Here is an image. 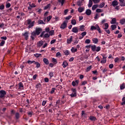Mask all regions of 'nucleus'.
Returning a JSON list of instances; mask_svg holds the SVG:
<instances>
[{
	"mask_svg": "<svg viewBox=\"0 0 125 125\" xmlns=\"http://www.w3.org/2000/svg\"><path fill=\"white\" fill-rule=\"evenodd\" d=\"M58 2L61 3L62 5H63L65 2V0H58Z\"/></svg>",
	"mask_w": 125,
	"mask_h": 125,
	"instance_id": "obj_43",
	"label": "nucleus"
},
{
	"mask_svg": "<svg viewBox=\"0 0 125 125\" xmlns=\"http://www.w3.org/2000/svg\"><path fill=\"white\" fill-rule=\"evenodd\" d=\"M19 89L20 90H23V89H24V85L22 82H20L19 83Z\"/></svg>",
	"mask_w": 125,
	"mask_h": 125,
	"instance_id": "obj_6",
	"label": "nucleus"
},
{
	"mask_svg": "<svg viewBox=\"0 0 125 125\" xmlns=\"http://www.w3.org/2000/svg\"><path fill=\"white\" fill-rule=\"evenodd\" d=\"M56 57H61V53L60 52H58L56 54Z\"/></svg>",
	"mask_w": 125,
	"mask_h": 125,
	"instance_id": "obj_45",
	"label": "nucleus"
},
{
	"mask_svg": "<svg viewBox=\"0 0 125 125\" xmlns=\"http://www.w3.org/2000/svg\"><path fill=\"white\" fill-rule=\"evenodd\" d=\"M62 66L63 68H66L68 66V62L66 61H63L62 62Z\"/></svg>",
	"mask_w": 125,
	"mask_h": 125,
	"instance_id": "obj_15",
	"label": "nucleus"
},
{
	"mask_svg": "<svg viewBox=\"0 0 125 125\" xmlns=\"http://www.w3.org/2000/svg\"><path fill=\"white\" fill-rule=\"evenodd\" d=\"M120 2V6H125V0H119Z\"/></svg>",
	"mask_w": 125,
	"mask_h": 125,
	"instance_id": "obj_17",
	"label": "nucleus"
},
{
	"mask_svg": "<svg viewBox=\"0 0 125 125\" xmlns=\"http://www.w3.org/2000/svg\"><path fill=\"white\" fill-rule=\"evenodd\" d=\"M50 6H51V4L50 3L48 4L46 6L44 7V9L46 10V9H49L50 8Z\"/></svg>",
	"mask_w": 125,
	"mask_h": 125,
	"instance_id": "obj_25",
	"label": "nucleus"
},
{
	"mask_svg": "<svg viewBox=\"0 0 125 125\" xmlns=\"http://www.w3.org/2000/svg\"><path fill=\"white\" fill-rule=\"evenodd\" d=\"M111 24H116L117 23V19L116 18H113L112 19Z\"/></svg>",
	"mask_w": 125,
	"mask_h": 125,
	"instance_id": "obj_21",
	"label": "nucleus"
},
{
	"mask_svg": "<svg viewBox=\"0 0 125 125\" xmlns=\"http://www.w3.org/2000/svg\"><path fill=\"white\" fill-rule=\"evenodd\" d=\"M90 45H86L85 46L84 49H85V52L88 53L90 50Z\"/></svg>",
	"mask_w": 125,
	"mask_h": 125,
	"instance_id": "obj_12",
	"label": "nucleus"
},
{
	"mask_svg": "<svg viewBox=\"0 0 125 125\" xmlns=\"http://www.w3.org/2000/svg\"><path fill=\"white\" fill-rule=\"evenodd\" d=\"M120 23L121 24V25H124L125 23V19L123 18L122 19H121L120 21Z\"/></svg>",
	"mask_w": 125,
	"mask_h": 125,
	"instance_id": "obj_26",
	"label": "nucleus"
},
{
	"mask_svg": "<svg viewBox=\"0 0 125 125\" xmlns=\"http://www.w3.org/2000/svg\"><path fill=\"white\" fill-rule=\"evenodd\" d=\"M92 68V65H90L89 66L87 67L85 70V72H89V71H90V70H91Z\"/></svg>",
	"mask_w": 125,
	"mask_h": 125,
	"instance_id": "obj_30",
	"label": "nucleus"
},
{
	"mask_svg": "<svg viewBox=\"0 0 125 125\" xmlns=\"http://www.w3.org/2000/svg\"><path fill=\"white\" fill-rule=\"evenodd\" d=\"M98 18H99V15H98V14H96L94 19H98Z\"/></svg>",
	"mask_w": 125,
	"mask_h": 125,
	"instance_id": "obj_63",
	"label": "nucleus"
},
{
	"mask_svg": "<svg viewBox=\"0 0 125 125\" xmlns=\"http://www.w3.org/2000/svg\"><path fill=\"white\" fill-rule=\"evenodd\" d=\"M63 53H64L65 55H69L70 54V52L68 50H65L63 51Z\"/></svg>",
	"mask_w": 125,
	"mask_h": 125,
	"instance_id": "obj_31",
	"label": "nucleus"
},
{
	"mask_svg": "<svg viewBox=\"0 0 125 125\" xmlns=\"http://www.w3.org/2000/svg\"><path fill=\"white\" fill-rule=\"evenodd\" d=\"M113 67H114V64L113 63H111L109 65V69H113Z\"/></svg>",
	"mask_w": 125,
	"mask_h": 125,
	"instance_id": "obj_60",
	"label": "nucleus"
},
{
	"mask_svg": "<svg viewBox=\"0 0 125 125\" xmlns=\"http://www.w3.org/2000/svg\"><path fill=\"white\" fill-rule=\"evenodd\" d=\"M111 28L112 30H114L117 29V25H116L115 24H113L111 26Z\"/></svg>",
	"mask_w": 125,
	"mask_h": 125,
	"instance_id": "obj_34",
	"label": "nucleus"
},
{
	"mask_svg": "<svg viewBox=\"0 0 125 125\" xmlns=\"http://www.w3.org/2000/svg\"><path fill=\"white\" fill-rule=\"evenodd\" d=\"M49 33L50 36H53L54 35V30H52Z\"/></svg>",
	"mask_w": 125,
	"mask_h": 125,
	"instance_id": "obj_42",
	"label": "nucleus"
},
{
	"mask_svg": "<svg viewBox=\"0 0 125 125\" xmlns=\"http://www.w3.org/2000/svg\"><path fill=\"white\" fill-rule=\"evenodd\" d=\"M5 43V41H2L1 43H0V46H3V45H4Z\"/></svg>",
	"mask_w": 125,
	"mask_h": 125,
	"instance_id": "obj_49",
	"label": "nucleus"
},
{
	"mask_svg": "<svg viewBox=\"0 0 125 125\" xmlns=\"http://www.w3.org/2000/svg\"><path fill=\"white\" fill-rule=\"evenodd\" d=\"M85 13L86 15H90V14H91V10H90V9H87Z\"/></svg>",
	"mask_w": 125,
	"mask_h": 125,
	"instance_id": "obj_28",
	"label": "nucleus"
},
{
	"mask_svg": "<svg viewBox=\"0 0 125 125\" xmlns=\"http://www.w3.org/2000/svg\"><path fill=\"white\" fill-rule=\"evenodd\" d=\"M27 23L29 25L28 28L29 29L34 26V22H32L31 20H28L27 21Z\"/></svg>",
	"mask_w": 125,
	"mask_h": 125,
	"instance_id": "obj_4",
	"label": "nucleus"
},
{
	"mask_svg": "<svg viewBox=\"0 0 125 125\" xmlns=\"http://www.w3.org/2000/svg\"><path fill=\"white\" fill-rule=\"evenodd\" d=\"M42 44H43V41H39L37 43V45H38V46H39V47H41V46H42Z\"/></svg>",
	"mask_w": 125,
	"mask_h": 125,
	"instance_id": "obj_18",
	"label": "nucleus"
},
{
	"mask_svg": "<svg viewBox=\"0 0 125 125\" xmlns=\"http://www.w3.org/2000/svg\"><path fill=\"white\" fill-rule=\"evenodd\" d=\"M85 43H87V44L90 43V40L86 39V40L85 41Z\"/></svg>",
	"mask_w": 125,
	"mask_h": 125,
	"instance_id": "obj_47",
	"label": "nucleus"
},
{
	"mask_svg": "<svg viewBox=\"0 0 125 125\" xmlns=\"http://www.w3.org/2000/svg\"><path fill=\"white\" fill-rule=\"evenodd\" d=\"M100 50H101V47L100 46L96 47L95 51H96L97 52H98L99 51H100Z\"/></svg>",
	"mask_w": 125,
	"mask_h": 125,
	"instance_id": "obj_33",
	"label": "nucleus"
},
{
	"mask_svg": "<svg viewBox=\"0 0 125 125\" xmlns=\"http://www.w3.org/2000/svg\"><path fill=\"white\" fill-rule=\"evenodd\" d=\"M34 64L36 65V68H40L41 67V63L39 62H36Z\"/></svg>",
	"mask_w": 125,
	"mask_h": 125,
	"instance_id": "obj_35",
	"label": "nucleus"
},
{
	"mask_svg": "<svg viewBox=\"0 0 125 125\" xmlns=\"http://www.w3.org/2000/svg\"><path fill=\"white\" fill-rule=\"evenodd\" d=\"M87 83V82L86 81H83L82 82V85H85Z\"/></svg>",
	"mask_w": 125,
	"mask_h": 125,
	"instance_id": "obj_61",
	"label": "nucleus"
},
{
	"mask_svg": "<svg viewBox=\"0 0 125 125\" xmlns=\"http://www.w3.org/2000/svg\"><path fill=\"white\" fill-rule=\"evenodd\" d=\"M71 50L72 53H74V52H77V51H78V49L75 48V47H72L71 49Z\"/></svg>",
	"mask_w": 125,
	"mask_h": 125,
	"instance_id": "obj_23",
	"label": "nucleus"
},
{
	"mask_svg": "<svg viewBox=\"0 0 125 125\" xmlns=\"http://www.w3.org/2000/svg\"><path fill=\"white\" fill-rule=\"evenodd\" d=\"M22 36L24 37L25 39L27 41L29 38V32H26L24 33H22Z\"/></svg>",
	"mask_w": 125,
	"mask_h": 125,
	"instance_id": "obj_8",
	"label": "nucleus"
},
{
	"mask_svg": "<svg viewBox=\"0 0 125 125\" xmlns=\"http://www.w3.org/2000/svg\"><path fill=\"white\" fill-rule=\"evenodd\" d=\"M55 88H52V90L50 91L51 94H53L55 92Z\"/></svg>",
	"mask_w": 125,
	"mask_h": 125,
	"instance_id": "obj_53",
	"label": "nucleus"
},
{
	"mask_svg": "<svg viewBox=\"0 0 125 125\" xmlns=\"http://www.w3.org/2000/svg\"><path fill=\"white\" fill-rule=\"evenodd\" d=\"M118 4H119V3L117 0H114L112 3V6H116V5H118Z\"/></svg>",
	"mask_w": 125,
	"mask_h": 125,
	"instance_id": "obj_16",
	"label": "nucleus"
},
{
	"mask_svg": "<svg viewBox=\"0 0 125 125\" xmlns=\"http://www.w3.org/2000/svg\"><path fill=\"white\" fill-rule=\"evenodd\" d=\"M92 4H93L92 0H89V3L88 5V7H91V6H92Z\"/></svg>",
	"mask_w": 125,
	"mask_h": 125,
	"instance_id": "obj_32",
	"label": "nucleus"
},
{
	"mask_svg": "<svg viewBox=\"0 0 125 125\" xmlns=\"http://www.w3.org/2000/svg\"><path fill=\"white\" fill-rule=\"evenodd\" d=\"M86 36V32H83L81 33V36H79V40H82V39L83 38V37Z\"/></svg>",
	"mask_w": 125,
	"mask_h": 125,
	"instance_id": "obj_10",
	"label": "nucleus"
},
{
	"mask_svg": "<svg viewBox=\"0 0 125 125\" xmlns=\"http://www.w3.org/2000/svg\"><path fill=\"white\" fill-rule=\"evenodd\" d=\"M51 18H52V16H49L48 17H47V20L48 22H49V21L51 20Z\"/></svg>",
	"mask_w": 125,
	"mask_h": 125,
	"instance_id": "obj_51",
	"label": "nucleus"
},
{
	"mask_svg": "<svg viewBox=\"0 0 125 125\" xmlns=\"http://www.w3.org/2000/svg\"><path fill=\"white\" fill-rule=\"evenodd\" d=\"M90 46L92 51H95L96 49V45H91Z\"/></svg>",
	"mask_w": 125,
	"mask_h": 125,
	"instance_id": "obj_29",
	"label": "nucleus"
},
{
	"mask_svg": "<svg viewBox=\"0 0 125 125\" xmlns=\"http://www.w3.org/2000/svg\"><path fill=\"white\" fill-rule=\"evenodd\" d=\"M15 117L17 120H18V119L20 118V114H19V113H16L15 115Z\"/></svg>",
	"mask_w": 125,
	"mask_h": 125,
	"instance_id": "obj_41",
	"label": "nucleus"
},
{
	"mask_svg": "<svg viewBox=\"0 0 125 125\" xmlns=\"http://www.w3.org/2000/svg\"><path fill=\"white\" fill-rule=\"evenodd\" d=\"M79 30H80V31L81 32H83V31H84V30H85L84 29V25H81L80 26H79Z\"/></svg>",
	"mask_w": 125,
	"mask_h": 125,
	"instance_id": "obj_20",
	"label": "nucleus"
},
{
	"mask_svg": "<svg viewBox=\"0 0 125 125\" xmlns=\"http://www.w3.org/2000/svg\"><path fill=\"white\" fill-rule=\"evenodd\" d=\"M41 87H42V84L40 83H38L36 86V88H41Z\"/></svg>",
	"mask_w": 125,
	"mask_h": 125,
	"instance_id": "obj_38",
	"label": "nucleus"
},
{
	"mask_svg": "<svg viewBox=\"0 0 125 125\" xmlns=\"http://www.w3.org/2000/svg\"><path fill=\"white\" fill-rule=\"evenodd\" d=\"M42 28H36V31H34V32H35L37 36H39V35L41 34V32H42Z\"/></svg>",
	"mask_w": 125,
	"mask_h": 125,
	"instance_id": "obj_9",
	"label": "nucleus"
},
{
	"mask_svg": "<svg viewBox=\"0 0 125 125\" xmlns=\"http://www.w3.org/2000/svg\"><path fill=\"white\" fill-rule=\"evenodd\" d=\"M49 76H50V78H53L54 76V74L52 72H50L49 73Z\"/></svg>",
	"mask_w": 125,
	"mask_h": 125,
	"instance_id": "obj_44",
	"label": "nucleus"
},
{
	"mask_svg": "<svg viewBox=\"0 0 125 125\" xmlns=\"http://www.w3.org/2000/svg\"><path fill=\"white\" fill-rule=\"evenodd\" d=\"M43 62L46 65H48V64H49V61L46 58L43 59Z\"/></svg>",
	"mask_w": 125,
	"mask_h": 125,
	"instance_id": "obj_14",
	"label": "nucleus"
},
{
	"mask_svg": "<svg viewBox=\"0 0 125 125\" xmlns=\"http://www.w3.org/2000/svg\"><path fill=\"white\" fill-rule=\"evenodd\" d=\"M102 56H103V60L101 61V63L102 64H104L106 63V62H107V59H106L107 58V57L104 55H102Z\"/></svg>",
	"mask_w": 125,
	"mask_h": 125,
	"instance_id": "obj_7",
	"label": "nucleus"
},
{
	"mask_svg": "<svg viewBox=\"0 0 125 125\" xmlns=\"http://www.w3.org/2000/svg\"><path fill=\"white\" fill-rule=\"evenodd\" d=\"M44 82L45 83H48V82H49V79L47 78H45L44 79Z\"/></svg>",
	"mask_w": 125,
	"mask_h": 125,
	"instance_id": "obj_64",
	"label": "nucleus"
},
{
	"mask_svg": "<svg viewBox=\"0 0 125 125\" xmlns=\"http://www.w3.org/2000/svg\"><path fill=\"white\" fill-rule=\"evenodd\" d=\"M28 4H29V6H30V7H36V5H35L34 3L31 2H29L28 3Z\"/></svg>",
	"mask_w": 125,
	"mask_h": 125,
	"instance_id": "obj_24",
	"label": "nucleus"
},
{
	"mask_svg": "<svg viewBox=\"0 0 125 125\" xmlns=\"http://www.w3.org/2000/svg\"><path fill=\"white\" fill-rule=\"evenodd\" d=\"M98 7V5H94L92 7V10H95V9H96V8H97Z\"/></svg>",
	"mask_w": 125,
	"mask_h": 125,
	"instance_id": "obj_40",
	"label": "nucleus"
},
{
	"mask_svg": "<svg viewBox=\"0 0 125 125\" xmlns=\"http://www.w3.org/2000/svg\"><path fill=\"white\" fill-rule=\"evenodd\" d=\"M104 30H107V29H108V28H109V24H108V23H104Z\"/></svg>",
	"mask_w": 125,
	"mask_h": 125,
	"instance_id": "obj_36",
	"label": "nucleus"
},
{
	"mask_svg": "<svg viewBox=\"0 0 125 125\" xmlns=\"http://www.w3.org/2000/svg\"><path fill=\"white\" fill-rule=\"evenodd\" d=\"M42 10V9H37L36 10L37 12H38L39 14L41 13Z\"/></svg>",
	"mask_w": 125,
	"mask_h": 125,
	"instance_id": "obj_59",
	"label": "nucleus"
},
{
	"mask_svg": "<svg viewBox=\"0 0 125 125\" xmlns=\"http://www.w3.org/2000/svg\"><path fill=\"white\" fill-rule=\"evenodd\" d=\"M50 35L49 34H48V33H46V34H45L44 35V38H49V37H50Z\"/></svg>",
	"mask_w": 125,
	"mask_h": 125,
	"instance_id": "obj_62",
	"label": "nucleus"
},
{
	"mask_svg": "<svg viewBox=\"0 0 125 125\" xmlns=\"http://www.w3.org/2000/svg\"><path fill=\"white\" fill-rule=\"evenodd\" d=\"M90 120L91 121H95V120H96V118H95V117L94 116H90Z\"/></svg>",
	"mask_w": 125,
	"mask_h": 125,
	"instance_id": "obj_48",
	"label": "nucleus"
},
{
	"mask_svg": "<svg viewBox=\"0 0 125 125\" xmlns=\"http://www.w3.org/2000/svg\"><path fill=\"white\" fill-rule=\"evenodd\" d=\"M84 11V7H80L79 8H78V11L79 12H80V13L83 12V11Z\"/></svg>",
	"mask_w": 125,
	"mask_h": 125,
	"instance_id": "obj_19",
	"label": "nucleus"
},
{
	"mask_svg": "<svg viewBox=\"0 0 125 125\" xmlns=\"http://www.w3.org/2000/svg\"><path fill=\"white\" fill-rule=\"evenodd\" d=\"M4 9V5L2 4L0 6V10H3Z\"/></svg>",
	"mask_w": 125,
	"mask_h": 125,
	"instance_id": "obj_57",
	"label": "nucleus"
},
{
	"mask_svg": "<svg viewBox=\"0 0 125 125\" xmlns=\"http://www.w3.org/2000/svg\"><path fill=\"white\" fill-rule=\"evenodd\" d=\"M72 32H73V33L77 34V33L79 32V29H78L77 27H74L72 28Z\"/></svg>",
	"mask_w": 125,
	"mask_h": 125,
	"instance_id": "obj_11",
	"label": "nucleus"
},
{
	"mask_svg": "<svg viewBox=\"0 0 125 125\" xmlns=\"http://www.w3.org/2000/svg\"><path fill=\"white\" fill-rule=\"evenodd\" d=\"M83 1V0H79L78 1H77V5H78V6H81L83 5L82 3Z\"/></svg>",
	"mask_w": 125,
	"mask_h": 125,
	"instance_id": "obj_22",
	"label": "nucleus"
},
{
	"mask_svg": "<svg viewBox=\"0 0 125 125\" xmlns=\"http://www.w3.org/2000/svg\"><path fill=\"white\" fill-rule=\"evenodd\" d=\"M34 56H35V57H37V58L40 57V56H42V54L36 53L34 54Z\"/></svg>",
	"mask_w": 125,
	"mask_h": 125,
	"instance_id": "obj_54",
	"label": "nucleus"
},
{
	"mask_svg": "<svg viewBox=\"0 0 125 125\" xmlns=\"http://www.w3.org/2000/svg\"><path fill=\"white\" fill-rule=\"evenodd\" d=\"M92 42L93 43H98V39L97 38H93L92 39Z\"/></svg>",
	"mask_w": 125,
	"mask_h": 125,
	"instance_id": "obj_27",
	"label": "nucleus"
},
{
	"mask_svg": "<svg viewBox=\"0 0 125 125\" xmlns=\"http://www.w3.org/2000/svg\"><path fill=\"white\" fill-rule=\"evenodd\" d=\"M125 88V85L124 83H123L121 86H120V89L123 90Z\"/></svg>",
	"mask_w": 125,
	"mask_h": 125,
	"instance_id": "obj_52",
	"label": "nucleus"
},
{
	"mask_svg": "<svg viewBox=\"0 0 125 125\" xmlns=\"http://www.w3.org/2000/svg\"><path fill=\"white\" fill-rule=\"evenodd\" d=\"M96 12H97L98 13H99L100 12H103V10L101 9H97Z\"/></svg>",
	"mask_w": 125,
	"mask_h": 125,
	"instance_id": "obj_50",
	"label": "nucleus"
},
{
	"mask_svg": "<svg viewBox=\"0 0 125 125\" xmlns=\"http://www.w3.org/2000/svg\"><path fill=\"white\" fill-rule=\"evenodd\" d=\"M122 101H123V102L121 103V104L122 105H125V97H124L122 99Z\"/></svg>",
	"mask_w": 125,
	"mask_h": 125,
	"instance_id": "obj_55",
	"label": "nucleus"
},
{
	"mask_svg": "<svg viewBox=\"0 0 125 125\" xmlns=\"http://www.w3.org/2000/svg\"><path fill=\"white\" fill-rule=\"evenodd\" d=\"M105 5V3L104 2H102L101 3L99 6V7L100 8H102V7H104V6Z\"/></svg>",
	"mask_w": 125,
	"mask_h": 125,
	"instance_id": "obj_37",
	"label": "nucleus"
},
{
	"mask_svg": "<svg viewBox=\"0 0 125 125\" xmlns=\"http://www.w3.org/2000/svg\"><path fill=\"white\" fill-rule=\"evenodd\" d=\"M71 97H76L77 96V93H72L70 94Z\"/></svg>",
	"mask_w": 125,
	"mask_h": 125,
	"instance_id": "obj_46",
	"label": "nucleus"
},
{
	"mask_svg": "<svg viewBox=\"0 0 125 125\" xmlns=\"http://www.w3.org/2000/svg\"><path fill=\"white\" fill-rule=\"evenodd\" d=\"M94 3H98L99 2H100V0H92Z\"/></svg>",
	"mask_w": 125,
	"mask_h": 125,
	"instance_id": "obj_58",
	"label": "nucleus"
},
{
	"mask_svg": "<svg viewBox=\"0 0 125 125\" xmlns=\"http://www.w3.org/2000/svg\"><path fill=\"white\" fill-rule=\"evenodd\" d=\"M6 95V92L2 90L0 91V98H4V96Z\"/></svg>",
	"mask_w": 125,
	"mask_h": 125,
	"instance_id": "obj_3",
	"label": "nucleus"
},
{
	"mask_svg": "<svg viewBox=\"0 0 125 125\" xmlns=\"http://www.w3.org/2000/svg\"><path fill=\"white\" fill-rule=\"evenodd\" d=\"M90 29L91 31H94L97 30L100 34H101V29L99 27L98 24H96L95 26L92 25L91 26Z\"/></svg>",
	"mask_w": 125,
	"mask_h": 125,
	"instance_id": "obj_1",
	"label": "nucleus"
},
{
	"mask_svg": "<svg viewBox=\"0 0 125 125\" xmlns=\"http://www.w3.org/2000/svg\"><path fill=\"white\" fill-rule=\"evenodd\" d=\"M73 41V36H70L69 39H67V43L70 44L72 41Z\"/></svg>",
	"mask_w": 125,
	"mask_h": 125,
	"instance_id": "obj_13",
	"label": "nucleus"
},
{
	"mask_svg": "<svg viewBox=\"0 0 125 125\" xmlns=\"http://www.w3.org/2000/svg\"><path fill=\"white\" fill-rule=\"evenodd\" d=\"M11 6V4H10V3H8L6 4V8H9Z\"/></svg>",
	"mask_w": 125,
	"mask_h": 125,
	"instance_id": "obj_56",
	"label": "nucleus"
},
{
	"mask_svg": "<svg viewBox=\"0 0 125 125\" xmlns=\"http://www.w3.org/2000/svg\"><path fill=\"white\" fill-rule=\"evenodd\" d=\"M67 24H68V21H65L60 26L61 29H62L64 30V29H66L67 28Z\"/></svg>",
	"mask_w": 125,
	"mask_h": 125,
	"instance_id": "obj_2",
	"label": "nucleus"
},
{
	"mask_svg": "<svg viewBox=\"0 0 125 125\" xmlns=\"http://www.w3.org/2000/svg\"><path fill=\"white\" fill-rule=\"evenodd\" d=\"M37 36H38V35L36 34V32L33 31L31 33V40H32V41H34L35 40V38H36V37H37Z\"/></svg>",
	"mask_w": 125,
	"mask_h": 125,
	"instance_id": "obj_5",
	"label": "nucleus"
},
{
	"mask_svg": "<svg viewBox=\"0 0 125 125\" xmlns=\"http://www.w3.org/2000/svg\"><path fill=\"white\" fill-rule=\"evenodd\" d=\"M71 24L72 25H76V24H77V21H76V20H72Z\"/></svg>",
	"mask_w": 125,
	"mask_h": 125,
	"instance_id": "obj_39",
	"label": "nucleus"
}]
</instances>
